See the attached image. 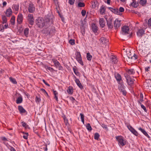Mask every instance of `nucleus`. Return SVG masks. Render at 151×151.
<instances>
[{"instance_id":"obj_1","label":"nucleus","mask_w":151,"mask_h":151,"mask_svg":"<svg viewBox=\"0 0 151 151\" xmlns=\"http://www.w3.org/2000/svg\"><path fill=\"white\" fill-rule=\"evenodd\" d=\"M54 17L48 14L45 16L44 19L41 18L37 19V24L39 28L45 27V28L48 27L53 24Z\"/></svg>"},{"instance_id":"obj_2","label":"nucleus","mask_w":151,"mask_h":151,"mask_svg":"<svg viewBox=\"0 0 151 151\" xmlns=\"http://www.w3.org/2000/svg\"><path fill=\"white\" fill-rule=\"evenodd\" d=\"M115 137L118 142V144L119 146H123L126 144V141L124 139L123 137L122 136H116Z\"/></svg>"},{"instance_id":"obj_3","label":"nucleus","mask_w":151,"mask_h":151,"mask_svg":"<svg viewBox=\"0 0 151 151\" xmlns=\"http://www.w3.org/2000/svg\"><path fill=\"white\" fill-rule=\"evenodd\" d=\"M76 59L78 62L82 66L83 65V62L82 60L81 57L80 53L79 52L77 51L75 53Z\"/></svg>"},{"instance_id":"obj_4","label":"nucleus","mask_w":151,"mask_h":151,"mask_svg":"<svg viewBox=\"0 0 151 151\" xmlns=\"http://www.w3.org/2000/svg\"><path fill=\"white\" fill-rule=\"evenodd\" d=\"M124 76L127 80L128 84L130 86H132L134 83V80L132 79L131 77L127 74H124Z\"/></svg>"},{"instance_id":"obj_5","label":"nucleus","mask_w":151,"mask_h":151,"mask_svg":"<svg viewBox=\"0 0 151 151\" xmlns=\"http://www.w3.org/2000/svg\"><path fill=\"white\" fill-rule=\"evenodd\" d=\"M127 126L128 129L133 133L134 135L136 136H138V133L129 124H128L127 123L125 124Z\"/></svg>"},{"instance_id":"obj_6","label":"nucleus","mask_w":151,"mask_h":151,"mask_svg":"<svg viewBox=\"0 0 151 151\" xmlns=\"http://www.w3.org/2000/svg\"><path fill=\"white\" fill-rule=\"evenodd\" d=\"M107 23L106 25L109 29H112L113 28V25L112 24V19L110 17L108 19L107 18H106Z\"/></svg>"},{"instance_id":"obj_7","label":"nucleus","mask_w":151,"mask_h":151,"mask_svg":"<svg viewBox=\"0 0 151 151\" xmlns=\"http://www.w3.org/2000/svg\"><path fill=\"white\" fill-rule=\"evenodd\" d=\"M27 17L29 23L32 25L34 24L35 20L33 15L29 14H28Z\"/></svg>"},{"instance_id":"obj_8","label":"nucleus","mask_w":151,"mask_h":151,"mask_svg":"<svg viewBox=\"0 0 151 151\" xmlns=\"http://www.w3.org/2000/svg\"><path fill=\"white\" fill-rule=\"evenodd\" d=\"M52 61L54 63L55 66L58 68L59 70H61L63 69V67L61 66L60 63L56 60H54Z\"/></svg>"},{"instance_id":"obj_9","label":"nucleus","mask_w":151,"mask_h":151,"mask_svg":"<svg viewBox=\"0 0 151 151\" xmlns=\"http://www.w3.org/2000/svg\"><path fill=\"white\" fill-rule=\"evenodd\" d=\"M129 27L125 25L122 27V34L123 35H126L128 34L129 31Z\"/></svg>"},{"instance_id":"obj_10","label":"nucleus","mask_w":151,"mask_h":151,"mask_svg":"<svg viewBox=\"0 0 151 151\" xmlns=\"http://www.w3.org/2000/svg\"><path fill=\"white\" fill-rule=\"evenodd\" d=\"M35 10L34 5L31 2L29 4L28 6V12L30 13H33Z\"/></svg>"},{"instance_id":"obj_11","label":"nucleus","mask_w":151,"mask_h":151,"mask_svg":"<svg viewBox=\"0 0 151 151\" xmlns=\"http://www.w3.org/2000/svg\"><path fill=\"white\" fill-rule=\"evenodd\" d=\"M23 19V16L22 14L19 13L17 19V23L19 24H21L22 22Z\"/></svg>"},{"instance_id":"obj_12","label":"nucleus","mask_w":151,"mask_h":151,"mask_svg":"<svg viewBox=\"0 0 151 151\" xmlns=\"http://www.w3.org/2000/svg\"><path fill=\"white\" fill-rule=\"evenodd\" d=\"M108 9L111 11L112 12H113L115 14L119 15H121L122 14L121 13H119V12L118 9L116 8H112L111 7H108Z\"/></svg>"},{"instance_id":"obj_13","label":"nucleus","mask_w":151,"mask_h":151,"mask_svg":"<svg viewBox=\"0 0 151 151\" xmlns=\"http://www.w3.org/2000/svg\"><path fill=\"white\" fill-rule=\"evenodd\" d=\"M101 42L102 44L106 45L109 44V40L104 37H101L100 39Z\"/></svg>"},{"instance_id":"obj_14","label":"nucleus","mask_w":151,"mask_h":151,"mask_svg":"<svg viewBox=\"0 0 151 151\" xmlns=\"http://www.w3.org/2000/svg\"><path fill=\"white\" fill-rule=\"evenodd\" d=\"M121 21H119L117 19H115L114 22V27L115 29L119 27L121 25Z\"/></svg>"},{"instance_id":"obj_15","label":"nucleus","mask_w":151,"mask_h":151,"mask_svg":"<svg viewBox=\"0 0 151 151\" xmlns=\"http://www.w3.org/2000/svg\"><path fill=\"white\" fill-rule=\"evenodd\" d=\"M99 23L100 27L102 28H103L104 27L106 22L103 18H101L100 19Z\"/></svg>"},{"instance_id":"obj_16","label":"nucleus","mask_w":151,"mask_h":151,"mask_svg":"<svg viewBox=\"0 0 151 151\" xmlns=\"http://www.w3.org/2000/svg\"><path fill=\"white\" fill-rule=\"evenodd\" d=\"M115 77L116 78L118 83H120L121 81H122L121 76L118 73L115 75Z\"/></svg>"},{"instance_id":"obj_17","label":"nucleus","mask_w":151,"mask_h":151,"mask_svg":"<svg viewBox=\"0 0 151 151\" xmlns=\"http://www.w3.org/2000/svg\"><path fill=\"white\" fill-rule=\"evenodd\" d=\"M138 129L141 131L143 134L145 135L146 137H147L148 138L150 139V136L146 132L145 130L143 129H142L141 127H139L138 128Z\"/></svg>"},{"instance_id":"obj_18","label":"nucleus","mask_w":151,"mask_h":151,"mask_svg":"<svg viewBox=\"0 0 151 151\" xmlns=\"http://www.w3.org/2000/svg\"><path fill=\"white\" fill-rule=\"evenodd\" d=\"M128 57L129 59L130 58L134 60L137 59L138 58V56L135 53H134L132 55L131 54H128Z\"/></svg>"},{"instance_id":"obj_19","label":"nucleus","mask_w":151,"mask_h":151,"mask_svg":"<svg viewBox=\"0 0 151 151\" xmlns=\"http://www.w3.org/2000/svg\"><path fill=\"white\" fill-rule=\"evenodd\" d=\"M92 29L93 32L95 33H97L98 30V27L96 25V24L93 23L91 25Z\"/></svg>"},{"instance_id":"obj_20","label":"nucleus","mask_w":151,"mask_h":151,"mask_svg":"<svg viewBox=\"0 0 151 151\" xmlns=\"http://www.w3.org/2000/svg\"><path fill=\"white\" fill-rule=\"evenodd\" d=\"M145 31L143 29H139L137 32V34L139 37H142L144 34Z\"/></svg>"},{"instance_id":"obj_21","label":"nucleus","mask_w":151,"mask_h":151,"mask_svg":"<svg viewBox=\"0 0 151 151\" xmlns=\"http://www.w3.org/2000/svg\"><path fill=\"white\" fill-rule=\"evenodd\" d=\"M18 109L20 113H24L26 112V110L21 106H18Z\"/></svg>"},{"instance_id":"obj_22","label":"nucleus","mask_w":151,"mask_h":151,"mask_svg":"<svg viewBox=\"0 0 151 151\" xmlns=\"http://www.w3.org/2000/svg\"><path fill=\"white\" fill-rule=\"evenodd\" d=\"M23 101V98L22 96L20 95L16 100V103L17 104H20Z\"/></svg>"},{"instance_id":"obj_23","label":"nucleus","mask_w":151,"mask_h":151,"mask_svg":"<svg viewBox=\"0 0 151 151\" xmlns=\"http://www.w3.org/2000/svg\"><path fill=\"white\" fill-rule=\"evenodd\" d=\"M127 74L128 75H133L135 73V70L134 69H130L127 70Z\"/></svg>"},{"instance_id":"obj_24","label":"nucleus","mask_w":151,"mask_h":151,"mask_svg":"<svg viewBox=\"0 0 151 151\" xmlns=\"http://www.w3.org/2000/svg\"><path fill=\"white\" fill-rule=\"evenodd\" d=\"M12 13V10L11 8H9L6 10V15L7 17H9L11 15Z\"/></svg>"},{"instance_id":"obj_25","label":"nucleus","mask_w":151,"mask_h":151,"mask_svg":"<svg viewBox=\"0 0 151 151\" xmlns=\"http://www.w3.org/2000/svg\"><path fill=\"white\" fill-rule=\"evenodd\" d=\"M67 91L69 94H72L73 92V90L72 86H69L67 90Z\"/></svg>"},{"instance_id":"obj_26","label":"nucleus","mask_w":151,"mask_h":151,"mask_svg":"<svg viewBox=\"0 0 151 151\" xmlns=\"http://www.w3.org/2000/svg\"><path fill=\"white\" fill-rule=\"evenodd\" d=\"M111 62L114 64H116L117 62L116 57L114 55H112L111 57Z\"/></svg>"},{"instance_id":"obj_27","label":"nucleus","mask_w":151,"mask_h":151,"mask_svg":"<svg viewBox=\"0 0 151 151\" xmlns=\"http://www.w3.org/2000/svg\"><path fill=\"white\" fill-rule=\"evenodd\" d=\"M92 6L93 8H95L96 7L98 6V3L96 0H93L92 2Z\"/></svg>"},{"instance_id":"obj_28","label":"nucleus","mask_w":151,"mask_h":151,"mask_svg":"<svg viewBox=\"0 0 151 151\" xmlns=\"http://www.w3.org/2000/svg\"><path fill=\"white\" fill-rule=\"evenodd\" d=\"M55 32V28L54 27H52L50 31L48 32L49 34L51 35H54Z\"/></svg>"},{"instance_id":"obj_29","label":"nucleus","mask_w":151,"mask_h":151,"mask_svg":"<svg viewBox=\"0 0 151 151\" xmlns=\"http://www.w3.org/2000/svg\"><path fill=\"white\" fill-rule=\"evenodd\" d=\"M106 10L104 6H102L100 9V12L101 14L103 15L105 14V11Z\"/></svg>"},{"instance_id":"obj_30","label":"nucleus","mask_w":151,"mask_h":151,"mask_svg":"<svg viewBox=\"0 0 151 151\" xmlns=\"http://www.w3.org/2000/svg\"><path fill=\"white\" fill-rule=\"evenodd\" d=\"M1 17L2 19V24H4L7 23V21L6 17L5 16L2 15Z\"/></svg>"},{"instance_id":"obj_31","label":"nucleus","mask_w":151,"mask_h":151,"mask_svg":"<svg viewBox=\"0 0 151 151\" xmlns=\"http://www.w3.org/2000/svg\"><path fill=\"white\" fill-rule=\"evenodd\" d=\"M133 2L131 4V5L134 7L136 8L137 7L138 5L139 4L138 2L136 3V1L135 0H132Z\"/></svg>"},{"instance_id":"obj_32","label":"nucleus","mask_w":151,"mask_h":151,"mask_svg":"<svg viewBox=\"0 0 151 151\" xmlns=\"http://www.w3.org/2000/svg\"><path fill=\"white\" fill-rule=\"evenodd\" d=\"M119 84L118 86L119 88L120 91L123 90L124 89V85L122 83L120 82V83H118Z\"/></svg>"},{"instance_id":"obj_33","label":"nucleus","mask_w":151,"mask_h":151,"mask_svg":"<svg viewBox=\"0 0 151 151\" xmlns=\"http://www.w3.org/2000/svg\"><path fill=\"white\" fill-rule=\"evenodd\" d=\"M12 8L13 10L15 11H18L19 9V4H13L12 6Z\"/></svg>"},{"instance_id":"obj_34","label":"nucleus","mask_w":151,"mask_h":151,"mask_svg":"<svg viewBox=\"0 0 151 151\" xmlns=\"http://www.w3.org/2000/svg\"><path fill=\"white\" fill-rule=\"evenodd\" d=\"M22 132L24 134L23 136V138L25 139H27L28 138V137L29 136L28 133L25 132Z\"/></svg>"},{"instance_id":"obj_35","label":"nucleus","mask_w":151,"mask_h":151,"mask_svg":"<svg viewBox=\"0 0 151 151\" xmlns=\"http://www.w3.org/2000/svg\"><path fill=\"white\" fill-rule=\"evenodd\" d=\"M138 2L142 6H144L147 2V0H138Z\"/></svg>"},{"instance_id":"obj_36","label":"nucleus","mask_w":151,"mask_h":151,"mask_svg":"<svg viewBox=\"0 0 151 151\" xmlns=\"http://www.w3.org/2000/svg\"><path fill=\"white\" fill-rule=\"evenodd\" d=\"M10 81L12 82L14 84H17V82L15 79L12 78V77H10L9 78Z\"/></svg>"},{"instance_id":"obj_37","label":"nucleus","mask_w":151,"mask_h":151,"mask_svg":"<svg viewBox=\"0 0 151 151\" xmlns=\"http://www.w3.org/2000/svg\"><path fill=\"white\" fill-rule=\"evenodd\" d=\"M29 29L28 28H26L24 30V33L25 36L26 37H27L28 35L29 34Z\"/></svg>"},{"instance_id":"obj_38","label":"nucleus","mask_w":151,"mask_h":151,"mask_svg":"<svg viewBox=\"0 0 151 151\" xmlns=\"http://www.w3.org/2000/svg\"><path fill=\"white\" fill-rule=\"evenodd\" d=\"M21 123L22 124V126L24 127L25 129H30V127H29V125L27 124L25 122L23 121L21 122Z\"/></svg>"},{"instance_id":"obj_39","label":"nucleus","mask_w":151,"mask_h":151,"mask_svg":"<svg viewBox=\"0 0 151 151\" xmlns=\"http://www.w3.org/2000/svg\"><path fill=\"white\" fill-rule=\"evenodd\" d=\"M144 49V47L142 44H140L139 45L138 47V50L141 52H143Z\"/></svg>"},{"instance_id":"obj_40","label":"nucleus","mask_w":151,"mask_h":151,"mask_svg":"<svg viewBox=\"0 0 151 151\" xmlns=\"http://www.w3.org/2000/svg\"><path fill=\"white\" fill-rule=\"evenodd\" d=\"M41 100L40 97L37 96H36L35 99V101L37 104L40 103Z\"/></svg>"},{"instance_id":"obj_41","label":"nucleus","mask_w":151,"mask_h":151,"mask_svg":"<svg viewBox=\"0 0 151 151\" xmlns=\"http://www.w3.org/2000/svg\"><path fill=\"white\" fill-rule=\"evenodd\" d=\"M87 58L88 60L91 61L92 58V56L89 53H87L86 55Z\"/></svg>"},{"instance_id":"obj_42","label":"nucleus","mask_w":151,"mask_h":151,"mask_svg":"<svg viewBox=\"0 0 151 151\" xmlns=\"http://www.w3.org/2000/svg\"><path fill=\"white\" fill-rule=\"evenodd\" d=\"M15 17L14 16H13L11 18L10 22L12 25H14L15 23Z\"/></svg>"},{"instance_id":"obj_43","label":"nucleus","mask_w":151,"mask_h":151,"mask_svg":"<svg viewBox=\"0 0 151 151\" xmlns=\"http://www.w3.org/2000/svg\"><path fill=\"white\" fill-rule=\"evenodd\" d=\"M86 128L89 131L92 130V128L90 123H88L86 126Z\"/></svg>"},{"instance_id":"obj_44","label":"nucleus","mask_w":151,"mask_h":151,"mask_svg":"<svg viewBox=\"0 0 151 151\" xmlns=\"http://www.w3.org/2000/svg\"><path fill=\"white\" fill-rule=\"evenodd\" d=\"M100 135L98 133H96L94 135V139L96 140H98Z\"/></svg>"},{"instance_id":"obj_45","label":"nucleus","mask_w":151,"mask_h":151,"mask_svg":"<svg viewBox=\"0 0 151 151\" xmlns=\"http://www.w3.org/2000/svg\"><path fill=\"white\" fill-rule=\"evenodd\" d=\"M81 32L82 35L84 36L85 32V27H81Z\"/></svg>"},{"instance_id":"obj_46","label":"nucleus","mask_w":151,"mask_h":151,"mask_svg":"<svg viewBox=\"0 0 151 151\" xmlns=\"http://www.w3.org/2000/svg\"><path fill=\"white\" fill-rule=\"evenodd\" d=\"M80 116H81V122H82L83 123V124H84V116L82 113H81L80 114Z\"/></svg>"},{"instance_id":"obj_47","label":"nucleus","mask_w":151,"mask_h":151,"mask_svg":"<svg viewBox=\"0 0 151 151\" xmlns=\"http://www.w3.org/2000/svg\"><path fill=\"white\" fill-rule=\"evenodd\" d=\"M85 5L84 3L80 2L78 3V7H84L85 6Z\"/></svg>"},{"instance_id":"obj_48","label":"nucleus","mask_w":151,"mask_h":151,"mask_svg":"<svg viewBox=\"0 0 151 151\" xmlns=\"http://www.w3.org/2000/svg\"><path fill=\"white\" fill-rule=\"evenodd\" d=\"M73 71L75 74L77 76H78L80 75V73L78 72V70L75 68H73Z\"/></svg>"},{"instance_id":"obj_49","label":"nucleus","mask_w":151,"mask_h":151,"mask_svg":"<svg viewBox=\"0 0 151 151\" xmlns=\"http://www.w3.org/2000/svg\"><path fill=\"white\" fill-rule=\"evenodd\" d=\"M45 68L46 70H48L51 72H53L54 70V69L52 68L48 67V66H45Z\"/></svg>"},{"instance_id":"obj_50","label":"nucleus","mask_w":151,"mask_h":151,"mask_svg":"<svg viewBox=\"0 0 151 151\" xmlns=\"http://www.w3.org/2000/svg\"><path fill=\"white\" fill-rule=\"evenodd\" d=\"M70 100H71V101L73 102V103H75L76 104H77L76 103V102L77 103L78 102L76 101L75 100L74 98L72 96H71L70 97Z\"/></svg>"},{"instance_id":"obj_51","label":"nucleus","mask_w":151,"mask_h":151,"mask_svg":"<svg viewBox=\"0 0 151 151\" xmlns=\"http://www.w3.org/2000/svg\"><path fill=\"white\" fill-rule=\"evenodd\" d=\"M71 45H73L75 44V41L73 39H70L69 41Z\"/></svg>"},{"instance_id":"obj_52","label":"nucleus","mask_w":151,"mask_h":151,"mask_svg":"<svg viewBox=\"0 0 151 151\" xmlns=\"http://www.w3.org/2000/svg\"><path fill=\"white\" fill-rule=\"evenodd\" d=\"M77 85L81 90H82L83 89V85L81 84V82L78 84H77Z\"/></svg>"},{"instance_id":"obj_53","label":"nucleus","mask_w":151,"mask_h":151,"mask_svg":"<svg viewBox=\"0 0 151 151\" xmlns=\"http://www.w3.org/2000/svg\"><path fill=\"white\" fill-rule=\"evenodd\" d=\"M101 125L103 128L107 130H108L107 127L106 125H105L104 124H102Z\"/></svg>"},{"instance_id":"obj_54","label":"nucleus","mask_w":151,"mask_h":151,"mask_svg":"<svg viewBox=\"0 0 151 151\" xmlns=\"http://www.w3.org/2000/svg\"><path fill=\"white\" fill-rule=\"evenodd\" d=\"M140 99L139 100L140 101H141V102H142L143 101V94L142 93H141L140 94Z\"/></svg>"},{"instance_id":"obj_55","label":"nucleus","mask_w":151,"mask_h":151,"mask_svg":"<svg viewBox=\"0 0 151 151\" xmlns=\"http://www.w3.org/2000/svg\"><path fill=\"white\" fill-rule=\"evenodd\" d=\"M119 13L120 12H124V9L122 7H121L119 8Z\"/></svg>"},{"instance_id":"obj_56","label":"nucleus","mask_w":151,"mask_h":151,"mask_svg":"<svg viewBox=\"0 0 151 151\" xmlns=\"http://www.w3.org/2000/svg\"><path fill=\"white\" fill-rule=\"evenodd\" d=\"M4 30V26L2 24L0 25V31L3 32Z\"/></svg>"},{"instance_id":"obj_57","label":"nucleus","mask_w":151,"mask_h":151,"mask_svg":"<svg viewBox=\"0 0 151 151\" xmlns=\"http://www.w3.org/2000/svg\"><path fill=\"white\" fill-rule=\"evenodd\" d=\"M147 24L149 27H151V17L148 19Z\"/></svg>"},{"instance_id":"obj_58","label":"nucleus","mask_w":151,"mask_h":151,"mask_svg":"<svg viewBox=\"0 0 151 151\" xmlns=\"http://www.w3.org/2000/svg\"><path fill=\"white\" fill-rule=\"evenodd\" d=\"M86 11L84 10H82L81 14L83 17L86 14Z\"/></svg>"},{"instance_id":"obj_59","label":"nucleus","mask_w":151,"mask_h":151,"mask_svg":"<svg viewBox=\"0 0 151 151\" xmlns=\"http://www.w3.org/2000/svg\"><path fill=\"white\" fill-rule=\"evenodd\" d=\"M141 107L144 110V111L145 112H147V109H146V108L145 107L144 105H143V104L141 105Z\"/></svg>"},{"instance_id":"obj_60","label":"nucleus","mask_w":151,"mask_h":151,"mask_svg":"<svg viewBox=\"0 0 151 151\" xmlns=\"http://www.w3.org/2000/svg\"><path fill=\"white\" fill-rule=\"evenodd\" d=\"M120 91H121V92H122V93L123 94V95L124 96H125L126 95L127 92L126 90H125V89H123V90H121Z\"/></svg>"},{"instance_id":"obj_61","label":"nucleus","mask_w":151,"mask_h":151,"mask_svg":"<svg viewBox=\"0 0 151 151\" xmlns=\"http://www.w3.org/2000/svg\"><path fill=\"white\" fill-rule=\"evenodd\" d=\"M75 0H69V3L70 5H73L75 1Z\"/></svg>"},{"instance_id":"obj_62","label":"nucleus","mask_w":151,"mask_h":151,"mask_svg":"<svg viewBox=\"0 0 151 151\" xmlns=\"http://www.w3.org/2000/svg\"><path fill=\"white\" fill-rule=\"evenodd\" d=\"M81 27H85L83 21L81 20Z\"/></svg>"},{"instance_id":"obj_63","label":"nucleus","mask_w":151,"mask_h":151,"mask_svg":"<svg viewBox=\"0 0 151 151\" xmlns=\"http://www.w3.org/2000/svg\"><path fill=\"white\" fill-rule=\"evenodd\" d=\"M43 82L47 86H50V85L47 82H46L43 79L42 80Z\"/></svg>"},{"instance_id":"obj_64","label":"nucleus","mask_w":151,"mask_h":151,"mask_svg":"<svg viewBox=\"0 0 151 151\" xmlns=\"http://www.w3.org/2000/svg\"><path fill=\"white\" fill-rule=\"evenodd\" d=\"M75 81L77 85L80 82V81L78 78H76Z\"/></svg>"}]
</instances>
